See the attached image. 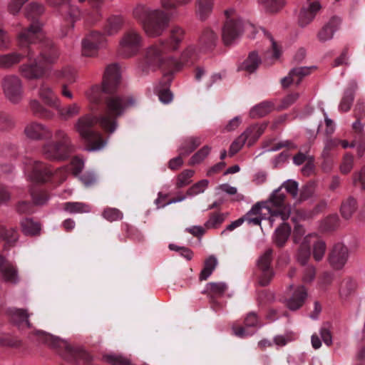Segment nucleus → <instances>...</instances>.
I'll return each instance as SVG.
<instances>
[{
    "instance_id": "1",
    "label": "nucleus",
    "mask_w": 365,
    "mask_h": 365,
    "mask_svg": "<svg viewBox=\"0 0 365 365\" xmlns=\"http://www.w3.org/2000/svg\"><path fill=\"white\" fill-rule=\"evenodd\" d=\"M120 82L119 68L117 64H111L106 68L102 86H93L86 93L91 109L93 111L103 110L98 117L91 114L81 116L74 125L88 150H101L106 144L98 130V125L106 133H113L118 126L117 119L135 104L132 96L117 93Z\"/></svg>"
},
{
    "instance_id": "2",
    "label": "nucleus",
    "mask_w": 365,
    "mask_h": 365,
    "mask_svg": "<svg viewBox=\"0 0 365 365\" xmlns=\"http://www.w3.org/2000/svg\"><path fill=\"white\" fill-rule=\"evenodd\" d=\"M43 12V6L36 2L26 6L25 16L31 21V24L19 33L17 45L30 59L34 58V49L36 48L41 56L51 61L58 58V51L52 41L46 37L42 31V24L38 19Z\"/></svg>"
},
{
    "instance_id": "3",
    "label": "nucleus",
    "mask_w": 365,
    "mask_h": 365,
    "mask_svg": "<svg viewBox=\"0 0 365 365\" xmlns=\"http://www.w3.org/2000/svg\"><path fill=\"white\" fill-rule=\"evenodd\" d=\"M184 36V29L174 26L170 29L168 38L160 39L148 46L143 53V71L160 69L171 73V53L178 50Z\"/></svg>"
},
{
    "instance_id": "4",
    "label": "nucleus",
    "mask_w": 365,
    "mask_h": 365,
    "mask_svg": "<svg viewBox=\"0 0 365 365\" xmlns=\"http://www.w3.org/2000/svg\"><path fill=\"white\" fill-rule=\"evenodd\" d=\"M21 53L11 52L0 55V68L9 69L21 62L24 58L28 59V62L19 66V71L21 75L29 80L38 79L42 78L47 69L48 64L52 63L55 60L46 61L45 58L39 54L38 51L34 49V58H29L26 53L21 50Z\"/></svg>"
},
{
    "instance_id": "5",
    "label": "nucleus",
    "mask_w": 365,
    "mask_h": 365,
    "mask_svg": "<svg viewBox=\"0 0 365 365\" xmlns=\"http://www.w3.org/2000/svg\"><path fill=\"white\" fill-rule=\"evenodd\" d=\"M133 18L142 26L148 36H160L170 22L168 14L160 9L152 10L146 4L138 3L133 9Z\"/></svg>"
},
{
    "instance_id": "6",
    "label": "nucleus",
    "mask_w": 365,
    "mask_h": 365,
    "mask_svg": "<svg viewBox=\"0 0 365 365\" xmlns=\"http://www.w3.org/2000/svg\"><path fill=\"white\" fill-rule=\"evenodd\" d=\"M24 172L27 178L34 182L41 183L51 181L53 183H61L67 178L68 171L65 168H59L54 172L46 164L26 158Z\"/></svg>"
},
{
    "instance_id": "7",
    "label": "nucleus",
    "mask_w": 365,
    "mask_h": 365,
    "mask_svg": "<svg viewBox=\"0 0 365 365\" xmlns=\"http://www.w3.org/2000/svg\"><path fill=\"white\" fill-rule=\"evenodd\" d=\"M282 187H284L294 198L298 195V183L292 180L285 181L279 188L275 190L271 195L267 205L272 221L275 217H279L282 220L289 217L290 207L287 203L285 194L281 192Z\"/></svg>"
},
{
    "instance_id": "8",
    "label": "nucleus",
    "mask_w": 365,
    "mask_h": 365,
    "mask_svg": "<svg viewBox=\"0 0 365 365\" xmlns=\"http://www.w3.org/2000/svg\"><path fill=\"white\" fill-rule=\"evenodd\" d=\"M55 141L45 143L42 147L43 156L52 160H65L73 152V145L68 135L63 130L55 132Z\"/></svg>"
},
{
    "instance_id": "9",
    "label": "nucleus",
    "mask_w": 365,
    "mask_h": 365,
    "mask_svg": "<svg viewBox=\"0 0 365 365\" xmlns=\"http://www.w3.org/2000/svg\"><path fill=\"white\" fill-rule=\"evenodd\" d=\"M226 21L222 31V38L226 46L235 42L242 34L243 31L252 25L244 21L233 9L225 11Z\"/></svg>"
},
{
    "instance_id": "10",
    "label": "nucleus",
    "mask_w": 365,
    "mask_h": 365,
    "mask_svg": "<svg viewBox=\"0 0 365 365\" xmlns=\"http://www.w3.org/2000/svg\"><path fill=\"white\" fill-rule=\"evenodd\" d=\"M1 86L5 98L13 104L19 103L24 96L22 80L16 75H6L1 81Z\"/></svg>"
},
{
    "instance_id": "11",
    "label": "nucleus",
    "mask_w": 365,
    "mask_h": 365,
    "mask_svg": "<svg viewBox=\"0 0 365 365\" xmlns=\"http://www.w3.org/2000/svg\"><path fill=\"white\" fill-rule=\"evenodd\" d=\"M143 46V36L135 30H128L124 33L119 46V54L124 58L136 55Z\"/></svg>"
},
{
    "instance_id": "12",
    "label": "nucleus",
    "mask_w": 365,
    "mask_h": 365,
    "mask_svg": "<svg viewBox=\"0 0 365 365\" xmlns=\"http://www.w3.org/2000/svg\"><path fill=\"white\" fill-rule=\"evenodd\" d=\"M106 42L104 35L98 31H90L82 41V52L86 56H94Z\"/></svg>"
},
{
    "instance_id": "13",
    "label": "nucleus",
    "mask_w": 365,
    "mask_h": 365,
    "mask_svg": "<svg viewBox=\"0 0 365 365\" xmlns=\"http://www.w3.org/2000/svg\"><path fill=\"white\" fill-rule=\"evenodd\" d=\"M272 261V250H267L257 260V267L259 271V284L265 287L269 284L274 273L271 263Z\"/></svg>"
},
{
    "instance_id": "14",
    "label": "nucleus",
    "mask_w": 365,
    "mask_h": 365,
    "mask_svg": "<svg viewBox=\"0 0 365 365\" xmlns=\"http://www.w3.org/2000/svg\"><path fill=\"white\" fill-rule=\"evenodd\" d=\"M48 4L53 7H60V13L65 18V20L70 24L69 28L74 27V23L78 20L81 11L78 6L71 5L68 0H46Z\"/></svg>"
},
{
    "instance_id": "15",
    "label": "nucleus",
    "mask_w": 365,
    "mask_h": 365,
    "mask_svg": "<svg viewBox=\"0 0 365 365\" xmlns=\"http://www.w3.org/2000/svg\"><path fill=\"white\" fill-rule=\"evenodd\" d=\"M25 136L34 141L49 140L52 137V131L44 124L37 121H31L24 129Z\"/></svg>"
},
{
    "instance_id": "16",
    "label": "nucleus",
    "mask_w": 365,
    "mask_h": 365,
    "mask_svg": "<svg viewBox=\"0 0 365 365\" xmlns=\"http://www.w3.org/2000/svg\"><path fill=\"white\" fill-rule=\"evenodd\" d=\"M199 51H197L194 46L190 45L186 47L181 53L178 59L173 56L172 72H178L184 66H190L192 65L199 58Z\"/></svg>"
},
{
    "instance_id": "17",
    "label": "nucleus",
    "mask_w": 365,
    "mask_h": 365,
    "mask_svg": "<svg viewBox=\"0 0 365 365\" xmlns=\"http://www.w3.org/2000/svg\"><path fill=\"white\" fill-rule=\"evenodd\" d=\"M227 289V286L224 282H210L206 287V293L209 297L211 308L217 311L222 308L223 303L220 299Z\"/></svg>"
},
{
    "instance_id": "18",
    "label": "nucleus",
    "mask_w": 365,
    "mask_h": 365,
    "mask_svg": "<svg viewBox=\"0 0 365 365\" xmlns=\"http://www.w3.org/2000/svg\"><path fill=\"white\" fill-rule=\"evenodd\" d=\"M349 255L348 248L341 243H336L329 253L328 261L334 269H341L346 264Z\"/></svg>"
},
{
    "instance_id": "19",
    "label": "nucleus",
    "mask_w": 365,
    "mask_h": 365,
    "mask_svg": "<svg viewBox=\"0 0 365 365\" xmlns=\"http://www.w3.org/2000/svg\"><path fill=\"white\" fill-rule=\"evenodd\" d=\"M260 326L257 314L250 312L245 319L244 326L234 325L232 330L235 334L240 338L252 336L255 333V329Z\"/></svg>"
},
{
    "instance_id": "20",
    "label": "nucleus",
    "mask_w": 365,
    "mask_h": 365,
    "mask_svg": "<svg viewBox=\"0 0 365 365\" xmlns=\"http://www.w3.org/2000/svg\"><path fill=\"white\" fill-rule=\"evenodd\" d=\"M5 314L9 320L19 329L31 327V324L29 320L31 314L28 313L26 309L9 307L5 309Z\"/></svg>"
},
{
    "instance_id": "21",
    "label": "nucleus",
    "mask_w": 365,
    "mask_h": 365,
    "mask_svg": "<svg viewBox=\"0 0 365 365\" xmlns=\"http://www.w3.org/2000/svg\"><path fill=\"white\" fill-rule=\"evenodd\" d=\"M218 41L217 35L210 29H205L198 40V50L202 53H211Z\"/></svg>"
},
{
    "instance_id": "22",
    "label": "nucleus",
    "mask_w": 365,
    "mask_h": 365,
    "mask_svg": "<svg viewBox=\"0 0 365 365\" xmlns=\"http://www.w3.org/2000/svg\"><path fill=\"white\" fill-rule=\"evenodd\" d=\"M0 277L7 283L19 282L18 270L15 265L0 255Z\"/></svg>"
},
{
    "instance_id": "23",
    "label": "nucleus",
    "mask_w": 365,
    "mask_h": 365,
    "mask_svg": "<svg viewBox=\"0 0 365 365\" xmlns=\"http://www.w3.org/2000/svg\"><path fill=\"white\" fill-rule=\"evenodd\" d=\"M315 67H298L292 69L288 76L281 80L282 86L284 88L288 87L292 83L299 84L302 78L310 74Z\"/></svg>"
},
{
    "instance_id": "24",
    "label": "nucleus",
    "mask_w": 365,
    "mask_h": 365,
    "mask_svg": "<svg viewBox=\"0 0 365 365\" xmlns=\"http://www.w3.org/2000/svg\"><path fill=\"white\" fill-rule=\"evenodd\" d=\"M307 298V290L304 285L297 287L292 296L286 299V306L291 311L300 309Z\"/></svg>"
},
{
    "instance_id": "25",
    "label": "nucleus",
    "mask_w": 365,
    "mask_h": 365,
    "mask_svg": "<svg viewBox=\"0 0 365 365\" xmlns=\"http://www.w3.org/2000/svg\"><path fill=\"white\" fill-rule=\"evenodd\" d=\"M32 336L35 337L39 342L47 344L53 348L63 347L64 350L62 357L65 359L66 349L68 346H71L70 345L61 341L58 337L41 331H36L32 336H30V338H32Z\"/></svg>"
},
{
    "instance_id": "26",
    "label": "nucleus",
    "mask_w": 365,
    "mask_h": 365,
    "mask_svg": "<svg viewBox=\"0 0 365 365\" xmlns=\"http://www.w3.org/2000/svg\"><path fill=\"white\" fill-rule=\"evenodd\" d=\"M320 9L321 5L317 1L309 2L307 7H302L299 15V25L301 27H305L310 24Z\"/></svg>"
},
{
    "instance_id": "27",
    "label": "nucleus",
    "mask_w": 365,
    "mask_h": 365,
    "mask_svg": "<svg viewBox=\"0 0 365 365\" xmlns=\"http://www.w3.org/2000/svg\"><path fill=\"white\" fill-rule=\"evenodd\" d=\"M341 19L339 17L333 16L322 28L317 34L319 41L324 42L333 38L334 34L339 29Z\"/></svg>"
},
{
    "instance_id": "28",
    "label": "nucleus",
    "mask_w": 365,
    "mask_h": 365,
    "mask_svg": "<svg viewBox=\"0 0 365 365\" xmlns=\"http://www.w3.org/2000/svg\"><path fill=\"white\" fill-rule=\"evenodd\" d=\"M312 240H314V234L307 235L298 249L297 259L302 265L305 266L306 263L310 258Z\"/></svg>"
},
{
    "instance_id": "29",
    "label": "nucleus",
    "mask_w": 365,
    "mask_h": 365,
    "mask_svg": "<svg viewBox=\"0 0 365 365\" xmlns=\"http://www.w3.org/2000/svg\"><path fill=\"white\" fill-rule=\"evenodd\" d=\"M38 93L40 98L46 104L54 108L58 107L59 100L56 93L48 84L43 83L41 85Z\"/></svg>"
},
{
    "instance_id": "30",
    "label": "nucleus",
    "mask_w": 365,
    "mask_h": 365,
    "mask_svg": "<svg viewBox=\"0 0 365 365\" xmlns=\"http://www.w3.org/2000/svg\"><path fill=\"white\" fill-rule=\"evenodd\" d=\"M18 240V233L13 228L7 229L0 223V243L4 242L3 249L14 246Z\"/></svg>"
},
{
    "instance_id": "31",
    "label": "nucleus",
    "mask_w": 365,
    "mask_h": 365,
    "mask_svg": "<svg viewBox=\"0 0 365 365\" xmlns=\"http://www.w3.org/2000/svg\"><path fill=\"white\" fill-rule=\"evenodd\" d=\"M124 19L120 15H113L109 17L104 26V31L108 35L118 33L124 24Z\"/></svg>"
},
{
    "instance_id": "32",
    "label": "nucleus",
    "mask_w": 365,
    "mask_h": 365,
    "mask_svg": "<svg viewBox=\"0 0 365 365\" xmlns=\"http://www.w3.org/2000/svg\"><path fill=\"white\" fill-rule=\"evenodd\" d=\"M30 108L34 115L43 120L52 119L54 113L43 106L37 100L30 101Z\"/></svg>"
},
{
    "instance_id": "33",
    "label": "nucleus",
    "mask_w": 365,
    "mask_h": 365,
    "mask_svg": "<svg viewBox=\"0 0 365 365\" xmlns=\"http://www.w3.org/2000/svg\"><path fill=\"white\" fill-rule=\"evenodd\" d=\"M30 108L34 115L43 120L52 119L54 113L43 106L37 100L30 101Z\"/></svg>"
},
{
    "instance_id": "34",
    "label": "nucleus",
    "mask_w": 365,
    "mask_h": 365,
    "mask_svg": "<svg viewBox=\"0 0 365 365\" xmlns=\"http://www.w3.org/2000/svg\"><path fill=\"white\" fill-rule=\"evenodd\" d=\"M202 143V139L200 137H188L185 138L180 148V155L184 156L189 155L192 153L200 144Z\"/></svg>"
},
{
    "instance_id": "35",
    "label": "nucleus",
    "mask_w": 365,
    "mask_h": 365,
    "mask_svg": "<svg viewBox=\"0 0 365 365\" xmlns=\"http://www.w3.org/2000/svg\"><path fill=\"white\" fill-rule=\"evenodd\" d=\"M267 125V123L253 125L246 129L244 134L247 135L249 146L253 145L258 140L265 130Z\"/></svg>"
},
{
    "instance_id": "36",
    "label": "nucleus",
    "mask_w": 365,
    "mask_h": 365,
    "mask_svg": "<svg viewBox=\"0 0 365 365\" xmlns=\"http://www.w3.org/2000/svg\"><path fill=\"white\" fill-rule=\"evenodd\" d=\"M55 108L58 110L59 117L64 120H67L78 115L81 110L80 106L76 103L63 108L60 107V103H58V107Z\"/></svg>"
},
{
    "instance_id": "37",
    "label": "nucleus",
    "mask_w": 365,
    "mask_h": 365,
    "mask_svg": "<svg viewBox=\"0 0 365 365\" xmlns=\"http://www.w3.org/2000/svg\"><path fill=\"white\" fill-rule=\"evenodd\" d=\"M213 7V0H197L196 2V13L200 20H205L211 14Z\"/></svg>"
},
{
    "instance_id": "38",
    "label": "nucleus",
    "mask_w": 365,
    "mask_h": 365,
    "mask_svg": "<svg viewBox=\"0 0 365 365\" xmlns=\"http://www.w3.org/2000/svg\"><path fill=\"white\" fill-rule=\"evenodd\" d=\"M263 147L267 148V151H277L283 148L294 149L297 148V145L290 140L275 143V139L271 138L264 142Z\"/></svg>"
},
{
    "instance_id": "39",
    "label": "nucleus",
    "mask_w": 365,
    "mask_h": 365,
    "mask_svg": "<svg viewBox=\"0 0 365 365\" xmlns=\"http://www.w3.org/2000/svg\"><path fill=\"white\" fill-rule=\"evenodd\" d=\"M274 108V105L269 101H264L253 107L250 115L252 118H261L269 113Z\"/></svg>"
},
{
    "instance_id": "40",
    "label": "nucleus",
    "mask_w": 365,
    "mask_h": 365,
    "mask_svg": "<svg viewBox=\"0 0 365 365\" xmlns=\"http://www.w3.org/2000/svg\"><path fill=\"white\" fill-rule=\"evenodd\" d=\"M22 232L26 235H36L41 230V225L31 218H26L21 221Z\"/></svg>"
},
{
    "instance_id": "41",
    "label": "nucleus",
    "mask_w": 365,
    "mask_h": 365,
    "mask_svg": "<svg viewBox=\"0 0 365 365\" xmlns=\"http://www.w3.org/2000/svg\"><path fill=\"white\" fill-rule=\"evenodd\" d=\"M261 61L255 51L251 52L247 58L243 62L241 68L251 73H253L260 64Z\"/></svg>"
},
{
    "instance_id": "42",
    "label": "nucleus",
    "mask_w": 365,
    "mask_h": 365,
    "mask_svg": "<svg viewBox=\"0 0 365 365\" xmlns=\"http://www.w3.org/2000/svg\"><path fill=\"white\" fill-rule=\"evenodd\" d=\"M291 232V227L287 223H283L275 232V242L279 247H283Z\"/></svg>"
},
{
    "instance_id": "43",
    "label": "nucleus",
    "mask_w": 365,
    "mask_h": 365,
    "mask_svg": "<svg viewBox=\"0 0 365 365\" xmlns=\"http://www.w3.org/2000/svg\"><path fill=\"white\" fill-rule=\"evenodd\" d=\"M217 264V260L215 257L211 255L205 259L204 267L200 272V279L206 280L215 270Z\"/></svg>"
},
{
    "instance_id": "44",
    "label": "nucleus",
    "mask_w": 365,
    "mask_h": 365,
    "mask_svg": "<svg viewBox=\"0 0 365 365\" xmlns=\"http://www.w3.org/2000/svg\"><path fill=\"white\" fill-rule=\"evenodd\" d=\"M314 235V240H312L311 245L313 246V257L316 261H320L323 258L326 251V244L324 241L319 240Z\"/></svg>"
},
{
    "instance_id": "45",
    "label": "nucleus",
    "mask_w": 365,
    "mask_h": 365,
    "mask_svg": "<svg viewBox=\"0 0 365 365\" xmlns=\"http://www.w3.org/2000/svg\"><path fill=\"white\" fill-rule=\"evenodd\" d=\"M357 207L356 200L349 197L347 200L342 202L341 207V213L344 218L349 219L355 212Z\"/></svg>"
},
{
    "instance_id": "46",
    "label": "nucleus",
    "mask_w": 365,
    "mask_h": 365,
    "mask_svg": "<svg viewBox=\"0 0 365 365\" xmlns=\"http://www.w3.org/2000/svg\"><path fill=\"white\" fill-rule=\"evenodd\" d=\"M34 204L36 205H44L48 200L47 192L38 186L32 187L30 190Z\"/></svg>"
},
{
    "instance_id": "47",
    "label": "nucleus",
    "mask_w": 365,
    "mask_h": 365,
    "mask_svg": "<svg viewBox=\"0 0 365 365\" xmlns=\"http://www.w3.org/2000/svg\"><path fill=\"white\" fill-rule=\"evenodd\" d=\"M21 346V341L16 336L8 333H0V346L18 348Z\"/></svg>"
},
{
    "instance_id": "48",
    "label": "nucleus",
    "mask_w": 365,
    "mask_h": 365,
    "mask_svg": "<svg viewBox=\"0 0 365 365\" xmlns=\"http://www.w3.org/2000/svg\"><path fill=\"white\" fill-rule=\"evenodd\" d=\"M101 19L102 14L101 12L100 7L96 6H92V9L83 16L84 22L87 26L94 25Z\"/></svg>"
},
{
    "instance_id": "49",
    "label": "nucleus",
    "mask_w": 365,
    "mask_h": 365,
    "mask_svg": "<svg viewBox=\"0 0 365 365\" xmlns=\"http://www.w3.org/2000/svg\"><path fill=\"white\" fill-rule=\"evenodd\" d=\"M57 77L64 81V83H73L76 79V71L70 66L65 67L58 71Z\"/></svg>"
},
{
    "instance_id": "50",
    "label": "nucleus",
    "mask_w": 365,
    "mask_h": 365,
    "mask_svg": "<svg viewBox=\"0 0 365 365\" xmlns=\"http://www.w3.org/2000/svg\"><path fill=\"white\" fill-rule=\"evenodd\" d=\"M225 220V215L222 213L212 212L209 216V219L205 223L207 229H215L219 227Z\"/></svg>"
},
{
    "instance_id": "51",
    "label": "nucleus",
    "mask_w": 365,
    "mask_h": 365,
    "mask_svg": "<svg viewBox=\"0 0 365 365\" xmlns=\"http://www.w3.org/2000/svg\"><path fill=\"white\" fill-rule=\"evenodd\" d=\"M354 100V90L351 88H347L344 94V96L339 104V110L341 111L346 112L351 106Z\"/></svg>"
},
{
    "instance_id": "52",
    "label": "nucleus",
    "mask_w": 365,
    "mask_h": 365,
    "mask_svg": "<svg viewBox=\"0 0 365 365\" xmlns=\"http://www.w3.org/2000/svg\"><path fill=\"white\" fill-rule=\"evenodd\" d=\"M64 209L71 213H83L90 211V207L88 205L78 202L65 203Z\"/></svg>"
},
{
    "instance_id": "53",
    "label": "nucleus",
    "mask_w": 365,
    "mask_h": 365,
    "mask_svg": "<svg viewBox=\"0 0 365 365\" xmlns=\"http://www.w3.org/2000/svg\"><path fill=\"white\" fill-rule=\"evenodd\" d=\"M103 360L111 365H132L130 361L117 354H106L103 356Z\"/></svg>"
},
{
    "instance_id": "54",
    "label": "nucleus",
    "mask_w": 365,
    "mask_h": 365,
    "mask_svg": "<svg viewBox=\"0 0 365 365\" xmlns=\"http://www.w3.org/2000/svg\"><path fill=\"white\" fill-rule=\"evenodd\" d=\"M210 149V147L208 145L203 146L192 156L190 159L189 165H194L200 163L208 155Z\"/></svg>"
},
{
    "instance_id": "55",
    "label": "nucleus",
    "mask_w": 365,
    "mask_h": 365,
    "mask_svg": "<svg viewBox=\"0 0 365 365\" xmlns=\"http://www.w3.org/2000/svg\"><path fill=\"white\" fill-rule=\"evenodd\" d=\"M194 175V170H185L178 176L176 187L177 188H182L191 182L190 178Z\"/></svg>"
},
{
    "instance_id": "56",
    "label": "nucleus",
    "mask_w": 365,
    "mask_h": 365,
    "mask_svg": "<svg viewBox=\"0 0 365 365\" xmlns=\"http://www.w3.org/2000/svg\"><path fill=\"white\" fill-rule=\"evenodd\" d=\"M14 126L15 122L13 118L6 113L0 112V130H9Z\"/></svg>"
},
{
    "instance_id": "57",
    "label": "nucleus",
    "mask_w": 365,
    "mask_h": 365,
    "mask_svg": "<svg viewBox=\"0 0 365 365\" xmlns=\"http://www.w3.org/2000/svg\"><path fill=\"white\" fill-rule=\"evenodd\" d=\"M264 8L269 12L279 11L284 5V0H258Z\"/></svg>"
},
{
    "instance_id": "58",
    "label": "nucleus",
    "mask_w": 365,
    "mask_h": 365,
    "mask_svg": "<svg viewBox=\"0 0 365 365\" xmlns=\"http://www.w3.org/2000/svg\"><path fill=\"white\" fill-rule=\"evenodd\" d=\"M208 184L209 181L207 180H202L190 187L187 190L186 194L187 196H194L202 193L208 186Z\"/></svg>"
},
{
    "instance_id": "59",
    "label": "nucleus",
    "mask_w": 365,
    "mask_h": 365,
    "mask_svg": "<svg viewBox=\"0 0 365 365\" xmlns=\"http://www.w3.org/2000/svg\"><path fill=\"white\" fill-rule=\"evenodd\" d=\"M192 0H161L162 7L167 10H174L179 6H185L191 2Z\"/></svg>"
},
{
    "instance_id": "60",
    "label": "nucleus",
    "mask_w": 365,
    "mask_h": 365,
    "mask_svg": "<svg viewBox=\"0 0 365 365\" xmlns=\"http://www.w3.org/2000/svg\"><path fill=\"white\" fill-rule=\"evenodd\" d=\"M103 217L109 222H113L121 220L123 213L117 208L107 207L103 210Z\"/></svg>"
},
{
    "instance_id": "61",
    "label": "nucleus",
    "mask_w": 365,
    "mask_h": 365,
    "mask_svg": "<svg viewBox=\"0 0 365 365\" xmlns=\"http://www.w3.org/2000/svg\"><path fill=\"white\" fill-rule=\"evenodd\" d=\"M356 287V282L351 278L347 277L341 282L339 292L341 295L347 296L350 294Z\"/></svg>"
},
{
    "instance_id": "62",
    "label": "nucleus",
    "mask_w": 365,
    "mask_h": 365,
    "mask_svg": "<svg viewBox=\"0 0 365 365\" xmlns=\"http://www.w3.org/2000/svg\"><path fill=\"white\" fill-rule=\"evenodd\" d=\"M354 166V155L346 153L342 159L340 165V171L342 174H348L350 173Z\"/></svg>"
},
{
    "instance_id": "63",
    "label": "nucleus",
    "mask_w": 365,
    "mask_h": 365,
    "mask_svg": "<svg viewBox=\"0 0 365 365\" xmlns=\"http://www.w3.org/2000/svg\"><path fill=\"white\" fill-rule=\"evenodd\" d=\"M248 141L247 135L242 133L237 139H235L230 145V155L232 156L236 154L242 147L245 145L246 141Z\"/></svg>"
},
{
    "instance_id": "64",
    "label": "nucleus",
    "mask_w": 365,
    "mask_h": 365,
    "mask_svg": "<svg viewBox=\"0 0 365 365\" xmlns=\"http://www.w3.org/2000/svg\"><path fill=\"white\" fill-rule=\"evenodd\" d=\"M315 190V182H308L300 190L299 200H305L312 197Z\"/></svg>"
}]
</instances>
